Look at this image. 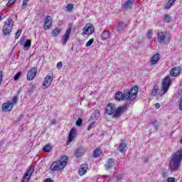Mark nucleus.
<instances>
[{
  "label": "nucleus",
  "mask_w": 182,
  "mask_h": 182,
  "mask_svg": "<svg viewBox=\"0 0 182 182\" xmlns=\"http://www.w3.org/2000/svg\"><path fill=\"white\" fill-rule=\"evenodd\" d=\"M182 161V148L173 152L171 156V160L168 165L170 171H178L180 170Z\"/></svg>",
  "instance_id": "obj_1"
},
{
  "label": "nucleus",
  "mask_w": 182,
  "mask_h": 182,
  "mask_svg": "<svg viewBox=\"0 0 182 182\" xmlns=\"http://www.w3.org/2000/svg\"><path fill=\"white\" fill-rule=\"evenodd\" d=\"M126 107V106H122L116 109V105L114 104L109 103L105 108V114L112 116L113 119H119V117H120V116L124 113Z\"/></svg>",
  "instance_id": "obj_2"
},
{
  "label": "nucleus",
  "mask_w": 182,
  "mask_h": 182,
  "mask_svg": "<svg viewBox=\"0 0 182 182\" xmlns=\"http://www.w3.org/2000/svg\"><path fill=\"white\" fill-rule=\"evenodd\" d=\"M68 156L64 155L61 157V160L53 161L51 166H50V169L51 171H58L60 170H63L64 167H66V164H68Z\"/></svg>",
  "instance_id": "obj_3"
},
{
  "label": "nucleus",
  "mask_w": 182,
  "mask_h": 182,
  "mask_svg": "<svg viewBox=\"0 0 182 182\" xmlns=\"http://www.w3.org/2000/svg\"><path fill=\"white\" fill-rule=\"evenodd\" d=\"M162 87H161V91L162 93H159L160 96H163V95H166L167 92H168V89H170V85H171V78L170 77L169 75L166 76L162 83Z\"/></svg>",
  "instance_id": "obj_4"
},
{
  "label": "nucleus",
  "mask_w": 182,
  "mask_h": 182,
  "mask_svg": "<svg viewBox=\"0 0 182 182\" xmlns=\"http://www.w3.org/2000/svg\"><path fill=\"white\" fill-rule=\"evenodd\" d=\"M128 92V102H134L137 97V92H139V87L134 85L131 90L125 89Z\"/></svg>",
  "instance_id": "obj_5"
},
{
  "label": "nucleus",
  "mask_w": 182,
  "mask_h": 182,
  "mask_svg": "<svg viewBox=\"0 0 182 182\" xmlns=\"http://www.w3.org/2000/svg\"><path fill=\"white\" fill-rule=\"evenodd\" d=\"M12 28H14V22L12 21V18H9L3 27V35L4 36L9 35L12 31Z\"/></svg>",
  "instance_id": "obj_6"
},
{
  "label": "nucleus",
  "mask_w": 182,
  "mask_h": 182,
  "mask_svg": "<svg viewBox=\"0 0 182 182\" xmlns=\"http://www.w3.org/2000/svg\"><path fill=\"white\" fill-rule=\"evenodd\" d=\"M128 97H129V92L126 91V90H124L123 91V92H117L115 94L114 99H115V100H118L119 102H120L122 100H127V102H129Z\"/></svg>",
  "instance_id": "obj_7"
},
{
  "label": "nucleus",
  "mask_w": 182,
  "mask_h": 182,
  "mask_svg": "<svg viewBox=\"0 0 182 182\" xmlns=\"http://www.w3.org/2000/svg\"><path fill=\"white\" fill-rule=\"evenodd\" d=\"M82 31L85 35H93L95 33V27L92 23H87Z\"/></svg>",
  "instance_id": "obj_8"
},
{
  "label": "nucleus",
  "mask_w": 182,
  "mask_h": 182,
  "mask_svg": "<svg viewBox=\"0 0 182 182\" xmlns=\"http://www.w3.org/2000/svg\"><path fill=\"white\" fill-rule=\"evenodd\" d=\"M53 80V73H50V75H48L44 79L43 86L46 87L45 89H46V87H49V86L52 85Z\"/></svg>",
  "instance_id": "obj_9"
},
{
  "label": "nucleus",
  "mask_w": 182,
  "mask_h": 182,
  "mask_svg": "<svg viewBox=\"0 0 182 182\" xmlns=\"http://www.w3.org/2000/svg\"><path fill=\"white\" fill-rule=\"evenodd\" d=\"M13 108L14 103H12V102L11 101H7L6 102H4L1 107V109L3 110V112H11V110H12Z\"/></svg>",
  "instance_id": "obj_10"
},
{
  "label": "nucleus",
  "mask_w": 182,
  "mask_h": 182,
  "mask_svg": "<svg viewBox=\"0 0 182 182\" xmlns=\"http://www.w3.org/2000/svg\"><path fill=\"white\" fill-rule=\"evenodd\" d=\"M70 32H72V28H68L66 30L65 35H63L61 38L62 45L65 46L66 43H68V41H69V37L70 36Z\"/></svg>",
  "instance_id": "obj_11"
},
{
  "label": "nucleus",
  "mask_w": 182,
  "mask_h": 182,
  "mask_svg": "<svg viewBox=\"0 0 182 182\" xmlns=\"http://www.w3.org/2000/svg\"><path fill=\"white\" fill-rule=\"evenodd\" d=\"M36 73H38V68L35 67L31 68L27 74V80H33Z\"/></svg>",
  "instance_id": "obj_12"
},
{
  "label": "nucleus",
  "mask_w": 182,
  "mask_h": 182,
  "mask_svg": "<svg viewBox=\"0 0 182 182\" xmlns=\"http://www.w3.org/2000/svg\"><path fill=\"white\" fill-rule=\"evenodd\" d=\"M133 4H137V0H127L122 4L123 9H132Z\"/></svg>",
  "instance_id": "obj_13"
},
{
  "label": "nucleus",
  "mask_w": 182,
  "mask_h": 182,
  "mask_svg": "<svg viewBox=\"0 0 182 182\" xmlns=\"http://www.w3.org/2000/svg\"><path fill=\"white\" fill-rule=\"evenodd\" d=\"M87 168H89V166L87 164H82L78 170L79 176H85V173H87Z\"/></svg>",
  "instance_id": "obj_14"
},
{
  "label": "nucleus",
  "mask_w": 182,
  "mask_h": 182,
  "mask_svg": "<svg viewBox=\"0 0 182 182\" xmlns=\"http://www.w3.org/2000/svg\"><path fill=\"white\" fill-rule=\"evenodd\" d=\"M52 17H50V16H47L45 18V22H44V29L45 31H48V29H49V26H48V23H49V25H52Z\"/></svg>",
  "instance_id": "obj_15"
},
{
  "label": "nucleus",
  "mask_w": 182,
  "mask_h": 182,
  "mask_svg": "<svg viewBox=\"0 0 182 182\" xmlns=\"http://www.w3.org/2000/svg\"><path fill=\"white\" fill-rule=\"evenodd\" d=\"M180 72H181V68L180 67H175L171 69L170 75L173 77L178 76V75H180Z\"/></svg>",
  "instance_id": "obj_16"
},
{
  "label": "nucleus",
  "mask_w": 182,
  "mask_h": 182,
  "mask_svg": "<svg viewBox=\"0 0 182 182\" xmlns=\"http://www.w3.org/2000/svg\"><path fill=\"white\" fill-rule=\"evenodd\" d=\"M113 166H114V160L113 159H109L105 167L106 170L109 171Z\"/></svg>",
  "instance_id": "obj_17"
},
{
  "label": "nucleus",
  "mask_w": 182,
  "mask_h": 182,
  "mask_svg": "<svg viewBox=\"0 0 182 182\" xmlns=\"http://www.w3.org/2000/svg\"><path fill=\"white\" fill-rule=\"evenodd\" d=\"M35 171V167L31 166L29 169L27 170V172L24 174V178H31L32 174Z\"/></svg>",
  "instance_id": "obj_18"
},
{
  "label": "nucleus",
  "mask_w": 182,
  "mask_h": 182,
  "mask_svg": "<svg viewBox=\"0 0 182 182\" xmlns=\"http://www.w3.org/2000/svg\"><path fill=\"white\" fill-rule=\"evenodd\" d=\"M158 42L159 43H164L166 42V35L164 32L158 33Z\"/></svg>",
  "instance_id": "obj_19"
},
{
  "label": "nucleus",
  "mask_w": 182,
  "mask_h": 182,
  "mask_svg": "<svg viewBox=\"0 0 182 182\" xmlns=\"http://www.w3.org/2000/svg\"><path fill=\"white\" fill-rule=\"evenodd\" d=\"M85 153V149L82 147L77 148L75 151V157L77 159H79V157H82L83 156V154Z\"/></svg>",
  "instance_id": "obj_20"
},
{
  "label": "nucleus",
  "mask_w": 182,
  "mask_h": 182,
  "mask_svg": "<svg viewBox=\"0 0 182 182\" xmlns=\"http://www.w3.org/2000/svg\"><path fill=\"white\" fill-rule=\"evenodd\" d=\"M76 134V129L74 128H72L70 131L69 135H68V141L70 143L73 141L74 136Z\"/></svg>",
  "instance_id": "obj_21"
},
{
  "label": "nucleus",
  "mask_w": 182,
  "mask_h": 182,
  "mask_svg": "<svg viewBox=\"0 0 182 182\" xmlns=\"http://www.w3.org/2000/svg\"><path fill=\"white\" fill-rule=\"evenodd\" d=\"M126 28H127V24H126L124 23H119L118 27L117 28V32L120 33L122 32V31H124V29H126Z\"/></svg>",
  "instance_id": "obj_22"
},
{
  "label": "nucleus",
  "mask_w": 182,
  "mask_h": 182,
  "mask_svg": "<svg viewBox=\"0 0 182 182\" xmlns=\"http://www.w3.org/2000/svg\"><path fill=\"white\" fill-rule=\"evenodd\" d=\"M160 60V54L159 53H156L151 58V63L152 65H156L157 63V61Z\"/></svg>",
  "instance_id": "obj_23"
},
{
  "label": "nucleus",
  "mask_w": 182,
  "mask_h": 182,
  "mask_svg": "<svg viewBox=\"0 0 182 182\" xmlns=\"http://www.w3.org/2000/svg\"><path fill=\"white\" fill-rule=\"evenodd\" d=\"M100 154H102V149H100V148H97L94 151L93 157H95V158L99 157V156H100Z\"/></svg>",
  "instance_id": "obj_24"
},
{
  "label": "nucleus",
  "mask_w": 182,
  "mask_h": 182,
  "mask_svg": "<svg viewBox=\"0 0 182 182\" xmlns=\"http://www.w3.org/2000/svg\"><path fill=\"white\" fill-rule=\"evenodd\" d=\"M109 36H110V33H109L107 31H105L102 33L101 38L104 41H106V39H109Z\"/></svg>",
  "instance_id": "obj_25"
},
{
  "label": "nucleus",
  "mask_w": 182,
  "mask_h": 182,
  "mask_svg": "<svg viewBox=\"0 0 182 182\" xmlns=\"http://www.w3.org/2000/svg\"><path fill=\"white\" fill-rule=\"evenodd\" d=\"M176 2V0H168V3L166 6V9H170L171 6H173V4Z\"/></svg>",
  "instance_id": "obj_26"
},
{
  "label": "nucleus",
  "mask_w": 182,
  "mask_h": 182,
  "mask_svg": "<svg viewBox=\"0 0 182 182\" xmlns=\"http://www.w3.org/2000/svg\"><path fill=\"white\" fill-rule=\"evenodd\" d=\"M124 149H126V143H121L118 148V151L119 153H123V151H124Z\"/></svg>",
  "instance_id": "obj_27"
},
{
  "label": "nucleus",
  "mask_w": 182,
  "mask_h": 182,
  "mask_svg": "<svg viewBox=\"0 0 182 182\" xmlns=\"http://www.w3.org/2000/svg\"><path fill=\"white\" fill-rule=\"evenodd\" d=\"M59 33H60V28H55L53 31L52 32V35L53 36L56 37L58 36V35H59Z\"/></svg>",
  "instance_id": "obj_28"
},
{
  "label": "nucleus",
  "mask_w": 182,
  "mask_h": 182,
  "mask_svg": "<svg viewBox=\"0 0 182 182\" xmlns=\"http://www.w3.org/2000/svg\"><path fill=\"white\" fill-rule=\"evenodd\" d=\"M158 90H159V86H157V85H155L154 86V88L152 89V91H151L152 96H156Z\"/></svg>",
  "instance_id": "obj_29"
},
{
  "label": "nucleus",
  "mask_w": 182,
  "mask_h": 182,
  "mask_svg": "<svg viewBox=\"0 0 182 182\" xmlns=\"http://www.w3.org/2000/svg\"><path fill=\"white\" fill-rule=\"evenodd\" d=\"M43 150L46 152V153H49V151H52V146L49 144L46 145L43 148Z\"/></svg>",
  "instance_id": "obj_30"
},
{
  "label": "nucleus",
  "mask_w": 182,
  "mask_h": 182,
  "mask_svg": "<svg viewBox=\"0 0 182 182\" xmlns=\"http://www.w3.org/2000/svg\"><path fill=\"white\" fill-rule=\"evenodd\" d=\"M164 22H166L167 23H170V22H171V16H170V15H168V14H166L164 16Z\"/></svg>",
  "instance_id": "obj_31"
},
{
  "label": "nucleus",
  "mask_w": 182,
  "mask_h": 182,
  "mask_svg": "<svg viewBox=\"0 0 182 182\" xmlns=\"http://www.w3.org/2000/svg\"><path fill=\"white\" fill-rule=\"evenodd\" d=\"M74 6H75V5L72 4H68L65 7L66 11L70 12V11H72L73 9Z\"/></svg>",
  "instance_id": "obj_32"
},
{
  "label": "nucleus",
  "mask_w": 182,
  "mask_h": 182,
  "mask_svg": "<svg viewBox=\"0 0 182 182\" xmlns=\"http://www.w3.org/2000/svg\"><path fill=\"white\" fill-rule=\"evenodd\" d=\"M31 45H32V41H31V40L28 39L24 43V48H31Z\"/></svg>",
  "instance_id": "obj_33"
},
{
  "label": "nucleus",
  "mask_w": 182,
  "mask_h": 182,
  "mask_svg": "<svg viewBox=\"0 0 182 182\" xmlns=\"http://www.w3.org/2000/svg\"><path fill=\"white\" fill-rule=\"evenodd\" d=\"M94 42H95V38L90 39L87 41V43L85 44L86 48H89L90 46H92Z\"/></svg>",
  "instance_id": "obj_34"
},
{
  "label": "nucleus",
  "mask_w": 182,
  "mask_h": 182,
  "mask_svg": "<svg viewBox=\"0 0 182 182\" xmlns=\"http://www.w3.org/2000/svg\"><path fill=\"white\" fill-rule=\"evenodd\" d=\"M162 177H164V178L168 177V171H167V169L162 170Z\"/></svg>",
  "instance_id": "obj_35"
},
{
  "label": "nucleus",
  "mask_w": 182,
  "mask_h": 182,
  "mask_svg": "<svg viewBox=\"0 0 182 182\" xmlns=\"http://www.w3.org/2000/svg\"><path fill=\"white\" fill-rule=\"evenodd\" d=\"M147 38H148V39H151V38H153V30L152 29L148 30Z\"/></svg>",
  "instance_id": "obj_36"
},
{
  "label": "nucleus",
  "mask_w": 182,
  "mask_h": 182,
  "mask_svg": "<svg viewBox=\"0 0 182 182\" xmlns=\"http://www.w3.org/2000/svg\"><path fill=\"white\" fill-rule=\"evenodd\" d=\"M82 123H83V120L82 119V118H78L77 119V122H75V124L76 126H78V127H80Z\"/></svg>",
  "instance_id": "obj_37"
},
{
  "label": "nucleus",
  "mask_w": 182,
  "mask_h": 182,
  "mask_svg": "<svg viewBox=\"0 0 182 182\" xmlns=\"http://www.w3.org/2000/svg\"><path fill=\"white\" fill-rule=\"evenodd\" d=\"M28 2H29V0H23L21 9H25L28 6Z\"/></svg>",
  "instance_id": "obj_38"
},
{
  "label": "nucleus",
  "mask_w": 182,
  "mask_h": 182,
  "mask_svg": "<svg viewBox=\"0 0 182 182\" xmlns=\"http://www.w3.org/2000/svg\"><path fill=\"white\" fill-rule=\"evenodd\" d=\"M21 33H22V30L21 29L17 30V31L16 33L15 39H18L19 36H21Z\"/></svg>",
  "instance_id": "obj_39"
},
{
  "label": "nucleus",
  "mask_w": 182,
  "mask_h": 182,
  "mask_svg": "<svg viewBox=\"0 0 182 182\" xmlns=\"http://www.w3.org/2000/svg\"><path fill=\"white\" fill-rule=\"evenodd\" d=\"M152 126H154L155 130L157 132V130H159V124H157V120H154L152 122Z\"/></svg>",
  "instance_id": "obj_40"
},
{
  "label": "nucleus",
  "mask_w": 182,
  "mask_h": 182,
  "mask_svg": "<svg viewBox=\"0 0 182 182\" xmlns=\"http://www.w3.org/2000/svg\"><path fill=\"white\" fill-rule=\"evenodd\" d=\"M16 0H9L8 3L6 4V6H11V5H14L15 4Z\"/></svg>",
  "instance_id": "obj_41"
},
{
  "label": "nucleus",
  "mask_w": 182,
  "mask_h": 182,
  "mask_svg": "<svg viewBox=\"0 0 182 182\" xmlns=\"http://www.w3.org/2000/svg\"><path fill=\"white\" fill-rule=\"evenodd\" d=\"M21 75H22V73L18 72L16 73V75L14 76V80H18L19 77H21Z\"/></svg>",
  "instance_id": "obj_42"
},
{
  "label": "nucleus",
  "mask_w": 182,
  "mask_h": 182,
  "mask_svg": "<svg viewBox=\"0 0 182 182\" xmlns=\"http://www.w3.org/2000/svg\"><path fill=\"white\" fill-rule=\"evenodd\" d=\"M17 102H18V97L14 96V97L12 98V102H11V103H13V105H16Z\"/></svg>",
  "instance_id": "obj_43"
},
{
  "label": "nucleus",
  "mask_w": 182,
  "mask_h": 182,
  "mask_svg": "<svg viewBox=\"0 0 182 182\" xmlns=\"http://www.w3.org/2000/svg\"><path fill=\"white\" fill-rule=\"evenodd\" d=\"M95 127V123L93 122V123H91V124H90L89 125H88V127H87V130L88 131H90V130H92V129H93Z\"/></svg>",
  "instance_id": "obj_44"
},
{
  "label": "nucleus",
  "mask_w": 182,
  "mask_h": 182,
  "mask_svg": "<svg viewBox=\"0 0 182 182\" xmlns=\"http://www.w3.org/2000/svg\"><path fill=\"white\" fill-rule=\"evenodd\" d=\"M4 79V73L2 70H0V85L2 84V80Z\"/></svg>",
  "instance_id": "obj_45"
},
{
  "label": "nucleus",
  "mask_w": 182,
  "mask_h": 182,
  "mask_svg": "<svg viewBox=\"0 0 182 182\" xmlns=\"http://www.w3.org/2000/svg\"><path fill=\"white\" fill-rule=\"evenodd\" d=\"M167 182H176V178L169 177L167 179Z\"/></svg>",
  "instance_id": "obj_46"
},
{
  "label": "nucleus",
  "mask_w": 182,
  "mask_h": 182,
  "mask_svg": "<svg viewBox=\"0 0 182 182\" xmlns=\"http://www.w3.org/2000/svg\"><path fill=\"white\" fill-rule=\"evenodd\" d=\"M25 39H26V36H24L23 38L20 39V45H23V42H25Z\"/></svg>",
  "instance_id": "obj_47"
},
{
  "label": "nucleus",
  "mask_w": 182,
  "mask_h": 182,
  "mask_svg": "<svg viewBox=\"0 0 182 182\" xmlns=\"http://www.w3.org/2000/svg\"><path fill=\"white\" fill-rule=\"evenodd\" d=\"M55 123H58V121L56 119H52L50 122V126H53V124H55Z\"/></svg>",
  "instance_id": "obj_48"
},
{
  "label": "nucleus",
  "mask_w": 182,
  "mask_h": 182,
  "mask_svg": "<svg viewBox=\"0 0 182 182\" xmlns=\"http://www.w3.org/2000/svg\"><path fill=\"white\" fill-rule=\"evenodd\" d=\"M94 116H95V117H98V116H99V110H97V109L95 110Z\"/></svg>",
  "instance_id": "obj_49"
},
{
  "label": "nucleus",
  "mask_w": 182,
  "mask_h": 182,
  "mask_svg": "<svg viewBox=\"0 0 182 182\" xmlns=\"http://www.w3.org/2000/svg\"><path fill=\"white\" fill-rule=\"evenodd\" d=\"M62 68V62H58L57 64V69H60Z\"/></svg>",
  "instance_id": "obj_50"
},
{
  "label": "nucleus",
  "mask_w": 182,
  "mask_h": 182,
  "mask_svg": "<svg viewBox=\"0 0 182 182\" xmlns=\"http://www.w3.org/2000/svg\"><path fill=\"white\" fill-rule=\"evenodd\" d=\"M29 180H31V178H25V176H23V182H29Z\"/></svg>",
  "instance_id": "obj_51"
},
{
  "label": "nucleus",
  "mask_w": 182,
  "mask_h": 182,
  "mask_svg": "<svg viewBox=\"0 0 182 182\" xmlns=\"http://www.w3.org/2000/svg\"><path fill=\"white\" fill-rule=\"evenodd\" d=\"M156 109H160V103L157 102L155 104Z\"/></svg>",
  "instance_id": "obj_52"
},
{
  "label": "nucleus",
  "mask_w": 182,
  "mask_h": 182,
  "mask_svg": "<svg viewBox=\"0 0 182 182\" xmlns=\"http://www.w3.org/2000/svg\"><path fill=\"white\" fill-rule=\"evenodd\" d=\"M149 161V157L144 158V163H147Z\"/></svg>",
  "instance_id": "obj_53"
},
{
  "label": "nucleus",
  "mask_w": 182,
  "mask_h": 182,
  "mask_svg": "<svg viewBox=\"0 0 182 182\" xmlns=\"http://www.w3.org/2000/svg\"><path fill=\"white\" fill-rule=\"evenodd\" d=\"M44 182H53V180H52L51 178H47L45 180Z\"/></svg>",
  "instance_id": "obj_54"
},
{
  "label": "nucleus",
  "mask_w": 182,
  "mask_h": 182,
  "mask_svg": "<svg viewBox=\"0 0 182 182\" xmlns=\"http://www.w3.org/2000/svg\"><path fill=\"white\" fill-rule=\"evenodd\" d=\"M117 181H119V180H122V176H117Z\"/></svg>",
  "instance_id": "obj_55"
},
{
  "label": "nucleus",
  "mask_w": 182,
  "mask_h": 182,
  "mask_svg": "<svg viewBox=\"0 0 182 182\" xmlns=\"http://www.w3.org/2000/svg\"><path fill=\"white\" fill-rule=\"evenodd\" d=\"M47 26H49V29L52 28V24H49V23H47Z\"/></svg>",
  "instance_id": "obj_56"
},
{
  "label": "nucleus",
  "mask_w": 182,
  "mask_h": 182,
  "mask_svg": "<svg viewBox=\"0 0 182 182\" xmlns=\"http://www.w3.org/2000/svg\"><path fill=\"white\" fill-rule=\"evenodd\" d=\"M1 19H2V17L0 16V21H1Z\"/></svg>",
  "instance_id": "obj_57"
}]
</instances>
